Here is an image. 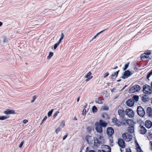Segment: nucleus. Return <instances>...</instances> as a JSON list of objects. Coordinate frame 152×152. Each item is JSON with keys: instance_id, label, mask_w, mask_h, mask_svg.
<instances>
[{"instance_id": "obj_1", "label": "nucleus", "mask_w": 152, "mask_h": 152, "mask_svg": "<svg viewBox=\"0 0 152 152\" xmlns=\"http://www.w3.org/2000/svg\"><path fill=\"white\" fill-rule=\"evenodd\" d=\"M143 92L146 94H152V89L150 86L145 85L143 86Z\"/></svg>"}, {"instance_id": "obj_2", "label": "nucleus", "mask_w": 152, "mask_h": 152, "mask_svg": "<svg viewBox=\"0 0 152 152\" xmlns=\"http://www.w3.org/2000/svg\"><path fill=\"white\" fill-rule=\"evenodd\" d=\"M140 88V87L139 85H134L129 90V92L130 93H133L136 92L138 91Z\"/></svg>"}, {"instance_id": "obj_3", "label": "nucleus", "mask_w": 152, "mask_h": 152, "mask_svg": "<svg viewBox=\"0 0 152 152\" xmlns=\"http://www.w3.org/2000/svg\"><path fill=\"white\" fill-rule=\"evenodd\" d=\"M123 139L126 142H129L132 140V135L128 133H124L122 134Z\"/></svg>"}, {"instance_id": "obj_4", "label": "nucleus", "mask_w": 152, "mask_h": 152, "mask_svg": "<svg viewBox=\"0 0 152 152\" xmlns=\"http://www.w3.org/2000/svg\"><path fill=\"white\" fill-rule=\"evenodd\" d=\"M95 129L96 131L99 133H102L103 132L102 126L99 124V122H96L95 123Z\"/></svg>"}, {"instance_id": "obj_5", "label": "nucleus", "mask_w": 152, "mask_h": 152, "mask_svg": "<svg viewBox=\"0 0 152 152\" xmlns=\"http://www.w3.org/2000/svg\"><path fill=\"white\" fill-rule=\"evenodd\" d=\"M137 113L139 115L142 117H143L145 114L144 110L143 108L141 106L137 107Z\"/></svg>"}, {"instance_id": "obj_6", "label": "nucleus", "mask_w": 152, "mask_h": 152, "mask_svg": "<svg viewBox=\"0 0 152 152\" xmlns=\"http://www.w3.org/2000/svg\"><path fill=\"white\" fill-rule=\"evenodd\" d=\"M122 123L124 125L127 124L130 126H133L134 125V122L133 121L130 119H124L122 120Z\"/></svg>"}, {"instance_id": "obj_7", "label": "nucleus", "mask_w": 152, "mask_h": 152, "mask_svg": "<svg viewBox=\"0 0 152 152\" xmlns=\"http://www.w3.org/2000/svg\"><path fill=\"white\" fill-rule=\"evenodd\" d=\"M126 113L130 118L133 117L134 115V113L133 111L129 109H127L125 111Z\"/></svg>"}, {"instance_id": "obj_8", "label": "nucleus", "mask_w": 152, "mask_h": 152, "mask_svg": "<svg viewBox=\"0 0 152 152\" xmlns=\"http://www.w3.org/2000/svg\"><path fill=\"white\" fill-rule=\"evenodd\" d=\"M132 74V73L129 70L125 71L122 77L123 79H125L127 78Z\"/></svg>"}, {"instance_id": "obj_9", "label": "nucleus", "mask_w": 152, "mask_h": 152, "mask_svg": "<svg viewBox=\"0 0 152 152\" xmlns=\"http://www.w3.org/2000/svg\"><path fill=\"white\" fill-rule=\"evenodd\" d=\"M106 132L107 135L110 137L114 134V130L112 128L109 127L107 128Z\"/></svg>"}, {"instance_id": "obj_10", "label": "nucleus", "mask_w": 152, "mask_h": 152, "mask_svg": "<svg viewBox=\"0 0 152 152\" xmlns=\"http://www.w3.org/2000/svg\"><path fill=\"white\" fill-rule=\"evenodd\" d=\"M118 144L122 148H124L125 147V143L124 140L121 138H119L118 140Z\"/></svg>"}, {"instance_id": "obj_11", "label": "nucleus", "mask_w": 152, "mask_h": 152, "mask_svg": "<svg viewBox=\"0 0 152 152\" xmlns=\"http://www.w3.org/2000/svg\"><path fill=\"white\" fill-rule=\"evenodd\" d=\"M113 122L115 124L116 126H120L121 125V123L120 121H119L118 119L115 118H113L112 119Z\"/></svg>"}, {"instance_id": "obj_12", "label": "nucleus", "mask_w": 152, "mask_h": 152, "mask_svg": "<svg viewBox=\"0 0 152 152\" xmlns=\"http://www.w3.org/2000/svg\"><path fill=\"white\" fill-rule=\"evenodd\" d=\"M102 148L103 149L104 151H106V152H111L110 148L108 145H103L102 146Z\"/></svg>"}, {"instance_id": "obj_13", "label": "nucleus", "mask_w": 152, "mask_h": 152, "mask_svg": "<svg viewBox=\"0 0 152 152\" xmlns=\"http://www.w3.org/2000/svg\"><path fill=\"white\" fill-rule=\"evenodd\" d=\"M145 126L148 128H151L152 126L151 122L148 120H146L145 123Z\"/></svg>"}, {"instance_id": "obj_14", "label": "nucleus", "mask_w": 152, "mask_h": 152, "mask_svg": "<svg viewBox=\"0 0 152 152\" xmlns=\"http://www.w3.org/2000/svg\"><path fill=\"white\" fill-rule=\"evenodd\" d=\"M150 98L147 95H144L142 96L141 100L144 102H146L149 101Z\"/></svg>"}, {"instance_id": "obj_15", "label": "nucleus", "mask_w": 152, "mask_h": 152, "mask_svg": "<svg viewBox=\"0 0 152 152\" xmlns=\"http://www.w3.org/2000/svg\"><path fill=\"white\" fill-rule=\"evenodd\" d=\"M6 114H14L15 113L14 110L8 109L4 112Z\"/></svg>"}, {"instance_id": "obj_16", "label": "nucleus", "mask_w": 152, "mask_h": 152, "mask_svg": "<svg viewBox=\"0 0 152 152\" xmlns=\"http://www.w3.org/2000/svg\"><path fill=\"white\" fill-rule=\"evenodd\" d=\"M140 132L141 134H144L146 132V130L143 126H140Z\"/></svg>"}, {"instance_id": "obj_17", "label": "nucleus", "mask_w": 152, "mask_h": 152, "mask_svg": "<svg viewBox=\"0 0 152 152\" xmlns=\"http://www.w3.org/2000/svg\"><path fill=\"white\" fill-rule=\"evenodd\" d=\"M99 122V124L102 127H104L107 126V123L102 119L100 120Z\"/></svg>"}, {"instance_id": "obj_18", "label": "nucleus", "mask_w": 152, "mask_h": 152, "mask_svg": "<svg viewBox=\"0 0 152 152\" xmlns=\"http://www.w3.org/2000/svg\"><path fill=\"white\" fill-rule=\"evenodd\" d=\"M126 104H134V100L132 98L129 99L126 101Z\"/></svg>"}, {"instance_id": "obj_19", "label": "nucleus", "mask_w": 152, "mask_h": 152, "mask_svg": "<svg viewBox=\"0 0 152 152\" xmlns=\"http://www.w3.org/2000/svg\"><path fill=\"white\" fill-rule=\"evenodd\" d=\"M124 110H118V113L120 117L121 118H123L124 116Z\"/></svg>"}, {"instance_id": "obj_20", "label": "nucleus", "mask_w": 152, "mask_h": 152, "mask_svg": "<svg viewBox=\"0 0 152 152\" xmlns=\"http://www.w3.org/2000/svg\"><path fill=\"white\" fill-rule=\"evenodd\" d=\"M128 131L129 132L133 133L134 132V126H131L129 127L127 129Z\"/></svg>"}, {"instance_id": "obj_21", "label": "nucleus", "mask_w": 152, "mask_h": 152, "mask_svg": "<svg viewBox=\"0 0 152 152\" xmlns=\"http://www.w3.org/2000/svg\"><path fill=\"white\" fill-rule=\"evenodd\" d=\"M119 71V70H118V71L116 72H115L112 75L110 76V79H114L113 77L115 76V77H116L117 76V75L118 74V72Z\"/></svg>"}, {"instance_id": "obj_22", "label": "nucleus", "mask_w": 152, "mask_h": 152, "mask_svg": "<svg viewBox=\"0 0 152 152\" xmlns=\"http://www.w3.org/2000/svg\"><path fill=\"white\" fill-rule=\"evenodd\" d=\"M137 122L140 124V126H143L144 125V122L140 118H138L137 119Z\"/></svg>"}, {"instance_id": "obj_23", "label": "nucleus", "mask_w": 152, "mask_h": 152, "mask_svg": "<svg viewBox=\"0 0 152 152\" xmlns=\"http://www.w3.org/2000/svg\"><path fill=\"white\" fill-rule=\"evenodd\" d=\"M148 57V56L145 54V53L142 54L140 56L141 59L142 60L147 59Z\"/></svg>"}, {"instance_id": "obj_24", "label": "nucleus", "mask_w": 152, "mask_h": 152, "mask_svg": "<svg viewBox=\"0 0 152 152\" xmlns=\"http://www.w3.org/2000/svg\"><path fill=\"white\" fill-rule=\"evenodd\" d=\"M99 144L100 143L99 140L97 139L95 140L94 139V145L96 146H98L99 145Z\"/></svg>"}, {"instance_id": "obj_25", "label": "nucleus", "mask_w": 152, "mask_h": 152, "mask_svg": "<svg viewBox=\"0 0 152 152\" xmlns=\"http://www.w3.org/2000/svg\"><path fill=\"white\" fill-rule=\"evenodd\" d=\"M132 99L134 100V102H137L138 100L139 96L137 95H134L133 96Z\"/></svg>"}, {"instance_id": "obj_26", "label": "nucleus", "mask_w": 152, "mask_h": 152, "mask_svg": "<svg viewBox=\"0 0 152 152\" xmlns=\"http://www.w3.org/2000/svg\"><path fill=\"white\" fill-rule=\"evenodd\" d=\"M105 30H102V31H101L100 32H99L96 35H95L94 37L92 38V40H93L94 39H95L96 37L98 35H99V34H101V33H102Z\"/></svg>"}, {"instance_id": "obj_27", "label": "nucleus", "mask_w": 152, "mask_h": 152, "mask_svg": "<svg viewBox=\"0 0 152 152\" xmlns=\"http://www.w3.org/2000/svg\"><path fill=\"white\" fill-rule=\"evenodd\" d=\"M91 75V73L90 72H88L85 76V77L86 78H88L90 77V76Z\"/></svg>"}, {"instance_id": "obj_28", "label": "nucleus", "mask_w": 152, "mask_h": 152, "mask_svg": "<svg viewBox=\"0 0 152 152\" xmlns=\"http://www.w3.org/2000/svg\"><path fill=\"white\" fill-rule=\"evenodd\" d=\"M95 102L99 104H102L103 103L101 99H96Z\"/></svg>"}, {"instance_id": "obj_29", "label": "nucleus", "mask_w": 152, "mask_h": 152, "mask_svg": "<svg viewBox=\"0 0 152 152\" xmlns=\"http://www.w3.org/2000/svg\"><path fill=\"white\" fill-rule=\"evenodd\" d=\"M152 75V69L151 70V71L149 72L148 73V75L147 76V78L148 79H149V78Z\"/></svg>"}, {"instance_id": "obj_30", "label": "nucleus", "mask_w": 152, "mask_h": 152, "mask_svg": "<svg viewBox=\"0 0 152 152\" xmlns=\"http://www.w3.org/2000/svg\"><path fill=\"white\" fill-rule=\"evenodd\" d=\"M8 117L6 116H0V120H3L7 119Z\"/></svg>"}, {"instance_id": "obj_31", "label": "nucleus", "mask_w": 152, "mask_h": 152, "mask_svg": "<svg viewBox=\"0 0 152 152\" xmlns=\"http://www.w3.org/2000/svg\"><path fill=\"white\" fill-rule=\"evenodd\" d=\"M130 63L129 62L127 64H126L125 65L124 67L123 68L124 70H126L129 67Z\"/></svg>"}, {"instance_id": "obj_32", "label": "nucleus", "mask_w": 152, "mask_h": 152, "mask_svg": "<svg viewBox=\"0 0 152 152\" xmlns=\"http://www.w3.org/2000/svg\"><path fill=\"white\" fill-rule=\"evenodd\" d=\"M53 52H50L49 53V56L47 57V58L48 59H50L51 57L53 56Z\"/></svg>"}, {"instance_id": "obj_33", "label": "nucleus", "mask_w": 152, "mask_h": 152, "mask_svg": "<svg viewBox=\"0 0 152 152\" xmlns=\"http://www.w3.org/2000/svg\"><path fill=\"white\" fill-rule=\"evenodd\" d=\"M86 107V106H84V108L83 109V113H82V114L83 115H86V110L85 109V108Z\"/></svg>"}, {"instance_id": "obj_34", "label": "nucleus", "mask_w": 152, "mask_h": 152, "mask_svg": "<svg viewBox=\"0 0 152 152\" xmlns=\"http://www.w3.org/2000/svg\"><path fill=\"white\" fill-rule=\"evenodd\" d=\"M97 110V108L95 106H94L93 107L92 111L93 113H94L95 112H96Z\"/></svg>"}, {"instance_id": "obj_35", "label": "nucleus", "mask_w": 152, "mask_h": 152, "mask_svg": "<svg viewBox=\"0 0 152 152\" xmlns=\"http://www.w3.org/2000/svg\"><path fill=\"white\" fill-rule=\"evenodd\" d=\"M109 75V73L108 72H106L105 73L103 74V77L105 78L106 77H107Z\"/></svg>"}, {"instance_id": "obj_36", "label": "nucleus", "mask_w": 152, "mask_h": 152, "mask_svg": "<svg viewBox=\"0 0 152 152\" xmlns=\"http://www.w3.org/2000/svg\"><path fill=\"white\" fill-rule=\"evenodd\" d=\"M144 53H145L148 56V55L151 54V52L150 50H148L147 51H146Z\"/></svg>"}, {"instance_id": "obj_37", "label": "nucleus", "mask_w": 152, "mask_h": 152, "mask_svg": "<svg viewBox=\"0 0 152 152\" xmlns=\"http://www.w3.org/2000/svg\"><path fill=\"white\" fill-rule=\"evenodd\" d=\"M53 110L52 109L50 111H49L48 112V116H51L52 113L53 112Z\"/></svg>"}, {"instance_id": "obj_38", "label": "nucleus", "mask_w": 152, "mask_h": 152, "mask_svg": "<svg viewBox=\"0 0 152 152\" xmlns=\"http://www.w3.org/2000/svg\"><path fill=\"white\" fill-rule=\"evenodd\" d=\"M37 96H34L33 97V99L31 101V102H34L35 101V99H36V98L37 97Z\"/></svg>"}, {"instance_id": "obj_39", "label": "nucleus", "mask_w": 152, "mask_h": 152, "mask_svg": "<svg viewBox=\"0 0 152 152\" xmlns=\"http://www.w3.org/2000/svg\"><path fill=\"white\" fill-rule=\"evenodd\" d=\"M59 113V112L58 111L56 112L54 114L53 116L54 118H55V117L57 115V114Z\"/></svg>"}, {"instance_id": "obj_40", "label": "nucleus", "mask_w": 152, "mask_h": 152, "mask_svg": "<svg viewBox=\"0 0 152 152\" xmlns=\"http://www.w3.org/2000/svg\"><path fill=\"white\" fill-rule=\"evenodd\" d=\"M61 130V129L60 128L58 127V128L56 130V134H57L58 132H59Z\"/></svg>"}, {"instance_id": "obj_41", "label": "nucleus", "mask_w": 152, "mask_h": 152, "mask_svg": "<svg viewBox=\"0 0 152 152\" xmlns=\"http://www.w3.org/2000/svg\"><path fill=\"white\" fill-rule=\"evenodd\" d=\"M99 139L101 141L103 140V137L102 135H100L99 137Z\"/></svg>"}, {"instance_id": "obj_42", "label": "nucleus", "mask_w": 152, "mask_h": 152, "mask_svg": "<svg viewBox=\"0 0 152 152\" xmlns=\"http://www.w3.org/2000/svg\"><path fill=\"white\" fill-rule=\"evenodd\" d=\"M59 45V44H58V43H56V44H55L54 45V49H55L56 48H57V47Z\"/></svg>"}, {"instance_id": "obj_43", "label": "nucleus", "mask_w": 152, "mask_h": 152, "mask_svg": "<svg viewBox=\"0 0 152 152\" xmlns=\"http://www.w3.org/2000/svg\"><path fill=\"white\" fill-rule=\"evenodd\" d=\"M151 107H148L147 108V112L148 113H149L151 112Z\"/></svg>"}, {"instance_id": "obj_44", "label": "nucleus", "mask_w": 152, "mask_h": 152, "mask_svg": "<svg viewBox=\"0 0 152 152\" xmlns=\"http://www.w3.org/2000/svg\"><path fill=\"white\" fill-rule=\"evenodd\" d=\"M23 143H24V141H23L22 142H21L20 144V145H19V147L20 148H21L22 147Z\"/></svg>"}, {"instance_id": "obj_45", "label": "nucleus", "mask_w": 152, "mask_h": 152, "mask_svg": "<svg viewBox=\"0 0 152 152\" xmlns=\"http://www.w3.org/2000/svg\"><path fill=\"white\" fill-rule=\"evenodd\" d=\"M65 122L64 121H62L61 123V125L62 127H64L65 126Z\"/></svg>"}, {"instance_id": "obj_46", "label": "nucleus", "mask_w": 152, "mask_h": 152, "mask_svg": "<svg viewBox=\"0 0 152 152\" xmlns=\"http://www.w3.org/2000/svg\"><path fill=\"white\" fill-rule=\"evenodd\" d=\"M137 151L139 152H143L139 146L137 148Z\"/></svg>"}, {"instance_id": "obj_47", "label": "nucleus", "mask_w": 152, "mask_h": 152, "mask_svg": "<svg viewBox=\"0 0 152 152\" xmlns=\"http://www.w3.org/2000/svg\"><path fill=\"white\" fill-rule=\"evenodd\" d=\"M93 77V76H91V77H90L88 78L86 80V82H88V81H89L90 79H91Z\"/></svg>"}, {"instance_id": "obj_48", "label": "nucleus", "mask_w": 152, "mask_h": 152, "mask_svg": "<svg viewBox=\"0 0 152 152\" xmlns=\"http://www.w3.org/2000/svg\"><path fill=\"white\" fill-rule=\"evenodd\" d=\"M126 152H132L130 149H127L126 150Z\"/></svg>"}, {"instance_id": "obj_49", "label": "nucleus", "mask_w": 152, "mask_h": 152, "mask_svg": "<svg viewBox=\"0 0 152 152\" xmlns=\"http://www.w3.org/2000/svg\"><path fill=\"white\" fill-rule=\"evenodd\" d=\"M108 109V108L107 107H104L103 108V110H107Z\"/></svg>"}, {"instance_id": "obj_50", "label": "nucleus", "mask_w": 152, "mask_h": 152, "mask_svg": "<svg viewBox=\"0 0 152 152\" xmlns=\"http://www.w3.org/2000/svg\"><path fill=\"white\" fill-rule=\"evenodd\" d=\"M28 121L27 120L25 119L23 121V123L26 124V123H27L28 122Z\"/></svg>"}, {"instance_id": "obj_51", "label": "nucleus", "mask_w": 152, "mask_h": 152, "mask_svg": "<svg viewBox=\"0 0 152 152\" xmlns=\"http://www.w3.org/2000/svg\"><path fill=\"white\" fill-rule=\"evenodd\" d=\"M98 152H106L104 150H99L98 151Z\"/></svg>"}, {"instance_id": "obj_52", "label": "nucleus", "mask_w": 152, "mask_h": 152, "mask_svg": "<svg viewBox=\"0 0 152 152\" xmlns=\"http://www.w3.org/2000/svg\"><path fill=\"white\" fill-rule=\"evenodd\" d=\"M67 134H66V135H65L63 137V140H65L66 138L67 137Z\"/></svg>"}, {"instance_id": "obj_53", "label": "nucleus", "mask_w": 152, "mask_h": 152, "mask_svg": "<svg viewBox=\"0 0 152 152\" xmlns=\"http://www.w3.org/2000/svg\"><path fill=\"white\" fill-rule=\"evenodd\" d=\"M64 36V35L63 33H61V37L63 38Z\"/></svg>"}, {"instance_id": "obj_54", "label": "nucleus", "mask_w": 152, "mask_h": 152, "mask_svg": "<svg viewBox=\"0 0 152 152\" xmlns=\"http://www.w3.org/2000/svg\"><path fill=\"white\" fill-rule=\"evenodd\" d=\"M47 118V117L46 116H45L43 119V120L44 121V120H46V119Z\"/></svg>"}, {"instance_id": "obj_55", "label": "nucleus", "mask_w": 152, "mask_h": 152, "mask_svg": "<svg viewBox=\"0 0 152 152\" xmlns=\"http://www.w3.org/2000/svg\"><path fill=\"white\" fill-rule=\"evenodd\" d=\"M61 40L59 39V40L58 42L57 43H58V44H59L61 43Z\"/></svg>"}, {"instance_id": "obj_56", "label": "nucleus", "mask_w": 152, "mask_h": 152, "mask_svg": "<svg viewBox=\"0 0 152 152\" xmlns=\"http://www.w3.org/2000/svg\"><path fill=\"white\" fill-rule=\"evenodd\" d=\"M89 152H95V151L93 150H91Z\"/></svg>"}, {"instance_id": "obj_57", "label": "nucleus", "mask_w": 152, "mask_h": 152, "mask_svg": "<svg viewBox=\"0 0 152 152\" xmlns=\"http://www.w3.org/2000/svg\"><path fill=\"white\" fill-rule=\"evenodd\" d=\"M2 24V23L0 21V26H1Z\"/></svg>"}, {"instance_id": "obj_58", "label": "nucleus", "mask_w": 152, "mask_h": 152, "mask_svg": "<svg viewBox=\"0 0 152 152\" xmlns=\"http://www.w3.org/2000/svg\"><path fill=\"white\" fill-rule=\"evenodd\" d=\"M79 99H80V98L79 97H78V98L77 99V102H78L79 100Z\"/></svg>"}, {"instance_id": "obj_59", "label": "nucleus", "mask_w": 152, "mask_h": 152, "mask_svg": "<svg viewBox=\"0 0 152 152\" xmlns=\"http://www.w3.org/2000/svg\"><path fill=\"white\" fill-rule=\"evenodd\" d=\"M126 85H125L123 88L122 89V90H123V89H124L126 87Z\"/></svg>"}, {"instance_id": "obj_60", "label": "nucleus", "mask_w": 152, "mask_h": 152, "mask_svg": "<svg viewBox=\"0 0 152 152\" xmlns=\"http://www.w3.org/2000/svg\"><path fill=\"white\" fill-rule=\"evenodd\" d=\"M121 80V79H119L117 81V82H120Z\"/></svg>"}, {"instance_id": "obj_61", "label": "nucleus", "mask_w": 152, "mask_h": 152, "mask_svg": "<svg viewBox=\"0 0 152 152\" xmlns=\"http://www.w3.org/2000/svg\"><path fill=\"white\" fill-rule=\"evenodd\" d=\"M43 121H44L42 120V122H41V123L40 124L41 125L43 123Z\"/></svg>"}, {"instance_id": "obj_62", "label": "nucleus", "mask_w": 152, "mask_h": 152, "mask_svg": "<svg viewBox=\"0 0 152 152\" xmlns=\"http://www.w3.org/2000/svg\"><path fill=\"white\" fill-rule=\"evenodd\" d=\"M63 39V38L61 37L59 39L62 40Z\"/></svg>"}, {"instance_id": "obj_63", "label": "nucleus", "mask_w": 152, "mask_h": 152, "mask_svg": "<svg viewBox=\"0 0 152 152\" xmlns=\"http://www.w3.org/2000/svg\"><path fill=\"white\" fill-rule=\"evenodd\" d=\"M117 68H118V66H116L115 68H114V69H117Z\"/></svg>"}, {"instance_id": "obj_64", "label": "nucleus", "mask_w": 152, "mask_h": 152, "mask_svg": "<svg viewBox=\"0 0 152 152\" xmlns=\"http://www.w3.org/2000/svg\"><path fill=\"white\" fill-rule=\"evenodd\" d=\"M150 143H151V146H152V141L150 142Z\"/></svg>"}]
</instances>
